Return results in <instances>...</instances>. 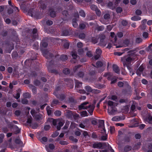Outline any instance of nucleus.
<instances>
[{
	"mask_svg": "<svg viewBox=\"0 0 152 152\" xmlns=\"http://www.w3.org/2000/svg\"><path fill=\"white\" fill-rule=\"evenodd\" d=\"M135 50H131L129 51L128 53L129 54L121 58V61L122 62L124 67H127V69L130 70L131 68L129 64H131L132 58L131 56H135L136 53L134 52Z\"/></svg>",
	"mask_w": 152,
	"mask_h": 152,
	"instance_id": "obj_1",
	"label": "nucleus"
},
{
	"mask_svg": "<svg viewBox=\"0 0 152 152\" xmlns=\"http://www.w3.org/2000/svg\"><path fill=\"white\" fill-rule=\"evenodd\" d=\"M95 102H94V104H89V102H85L81 104L79 106V108L80 110L88 109V112L90 113V115H92L93 114V112L95 107Z\"/></svg>",
	"mask_w": 152,
	"mask_h": 152,
	"instance_id": "obj_2",
	"label": "nucleus"
},
{
	"mask_svg": "<svg viewBox=\"0 0 152 152\" xmlns=\"http://www.w3.org/2000/svg\"><path fill=\"white\" fill-rule=\"evenodd\" d=\"M63 90L62 86H60L56 87L55 90L53 93L57 98L61 101H63L66 97V95L64 94H59V92Z\"/></svg>",
	"mask_w": 152,
	"mask_h": 152,
	"instance_id": "obj_3",
	"label": "nucleus"
},
{
	"mask_svg": "<svg viewBox=\"0 0 152 152\" xmlns=\"http://www.w3.org/2000/svg\"><path fill=\"white\" fill-rule=\"evenodd\" d=\"M54 61L52 60L49 62H47L46 64V65L49 72L57 75L58 73V71L56 69H52V68L54 66Z\"/></svg>",
	"mask_w": 152,
	"mask_h": 152,
	"instance_id": "obj_4",
	"label": "nucleus"
},
{
	"mask_svg": "<svg viewBox=\"0 0 152 152\" xmlns=\"http://www.w3.org/2000/svg\"><path fill=\"white\" fill-rule=\"evenodd\" d=\"M65 80L66 82V84L68 87L70 89L72 88H73L74 82L72 80L69 78H66Z\"/></svg>",
	"mask_w": 152,
	"mask_h": 152,
	"instance_id": "obj_5",
	"label": "nucleus"
},
{
	"mask_svg": "<svg viewBox=\"0 0 152 152\" xmlns=\"http://www.w3.org/2000/svg\"><path fill=\"white\" fill-rule=\"evenodd\" d=\"M84 88L88 92L99 93L100 92V91L98 90L93 89L92 88L89 86H85Z\"/></svg>",
	"mask_w": 152,
	"mask_h": 152,
	"instance_id": "obj_6",
	"label": "nucleus"
},
{
	"mask_svg": "<svg viewBox=\"0 0 152 152\" xmlns=\"http://www.w3.org/2000/svg\"><path fill=\"white\" fill-rule=\"evenodd\" d=\"M99 124L98 127L100 128L101 131H104L103 132H105L106 129L104 127V120L99 119L98 121Z\"/></svg>",
	"mask_w": 152,
	"mask_h": 152,
	"instance_id": "obj_7",
	"label": "nucleus"
},
{
	"mask_svg": "<svg viewBox=\"0 0 152 152\" xmlns=\"http://www.w3.org/2000/svg\"><path fill=\"white\" fill-rule=\"evenodd\" d=\"M58 125L56 126V128L57 130H60L61 127H62L65 123L64 121L62 119H58Z\"/></svg>",
	"mask_w": 152,
	"mask_h": 152,
	"instance_id": "obj_8",
	"label": "nucleus"
},
{
	"mask_svg": "<svg viewBox=\"0 0 152 152\" xmlns=\"http://www.w3.org/2000/svg\"><path fill=\"white\" fill-rule=\"evenodd\" d=\"M44 56L47 59H50L56 57V56H54L52 53H50L46 52V51L43 52Z\"/></svg>",
	"mask_w": 152,
	"mask_h": 152,
	"instance_id": "obj_9",
	"label": "nucleus"
},
{
	"mask_svg": "<svg viewBox=\"0 0 152 152\" xmlns=\"http://www.w3.org/2000/svg\"><path fill=\"white\" fill-rule=\"evenodd\" d=\"M103 146L102 143L101 142H96L93 144V147L95 148H100Z\"/></svg>",
	"mask_w": 152,
	"mask_h": 152,
	"instance_id": "obj_10",
	"label": "nucleus"
},
{
	"mask_svg": "<svg viewBox=\"0 0 152 152\" xmlns=\"http://www.w3.org/2000/svg\"><path fill=\"white\" fill-rule=\"evenodd\" d=\"M72 58L71 59V61L72 63H75L77 62V54L74 52L72 53Z\"/></svg>",
	"mask_w": 152,
	"mask_h": 152,
	"instance_id": "obj_11",
	"label": "nucleus"
},
{
	"mask_svg": "<svg viewBox=\"0 0 152 152\" xmlns=\"http://www.w3.org/2000/svg\"><path fill=\"white\" fill-rule=\"evenodd\" d=\"M46 151L48 152H52V150L54 149L55 146L53 144H50L48 147H45Z\"/></svg>",
	"mask_w": 152,
	"mask_h": 152,
	"instance_id": "obj_12",
	"label": "nucleus"
},
{
	"mask_svg": "<svg viewBox=\"0 0 152 152\" xmlns=\"http://www.w3.org/2000/svg\"><path fill=\"white\" fill-rule=\"evenodd\" d=\"M113 71L115 73L117 74H119L120 73V70L119 67L117 65L113 64Z\"/></svg>",
	"mask_w": 152,
	"mask_h": 152,
	"instance_id": "obj_13",
	"label": "nucleus"
},
{
	"mask_svg": "<svg viewBox=\"0 0 152 152\" xmlns=\"http://www.w3.org/2000/svg\"><path fill=\"white\" fill-rule=\"evenodd\" d=\"M115 107H108V112L110 115H113L115 111L114 109Z\"/></svg>",
	"mask_w": 152,
	"mask_h": 152,
	"instance_id": "obj_14",
	"label": "nucleus"
},
{
	"mask_svg": "<svg viewBox=\"0 0 152 152\" xmlns=\"http://www.w3.org/2000/svg\"><path fill=\"white\" fill-rule=\"evenodd\" d=\"M28 13L31 17H36L34 10L33 8L29 9L28 11Z\"/></svg>",
	"mask_w": 152,
	"mask_h": 152,
	"instance_id": "obj_15",
	"label": "nucleus"
},
{
	"mask_svg": "<svg viewBox=\"0 0 152 152\" xmlns=\"http://www.w3.org/2000/svg\"><path fill=\"white\" fill-rule=\"evenodd\" d=\"M50 12V16L52 18H55L56 16V13L53 9H50L49 11Z\"/></svg>",
	"mask_w": 152,
	"mask_h": 152,
	"instance_id": "obj_16",
	"label": "nucleus"
},
{
	"mask_svg": "<svg viewBox=\"0 0 152 152\" xmlns=\"http://www.w3.org/2000/svg\"><path fill=\"white\" fill-rule=\"evenodd\" d=\"M75 87L77 88H80L81 87L82 85V83L80 82L78 80H75Z\"/></svg>",
	"mask_w": 152,
	"mask_h": 152,
	"instance_id": "obj_17",
	"label": "nucleus"
},
{
	"mask_svg": "<svg viewBox=\"0 0 152 152\" xmlns=\"http://www.w3.org/2000/svg\"><path fill=\"white\" fill-rule=\"evenodd\" d=\"M37 29L36 28H33L32 30V33L33 34L32 36L34 39H35L37 37Z\"/></svg>",
	"mask_w": 152,
	"mask_h": 152,
	"instance_id": "obj_18",
	"label": "nucleus"
},
{
	"mask_svg": "<svg viewBox=\"0 0 152 152\" xmlns=\"http://www.w3.org/2000/svg\"><path fill=\"white\" fill-rule=\"evenodd\" d=\"M59 58L62 61H65L68 59V57L66 55L62 54L60 56Z\"/></svg>",
	"mask_w": 152,
	"mask_h": 152,
	"instance_id": "obj_19",
	"label": "nucleus"
},
{
	"mask_svg": "<svg viewBox=\"0 0 152 152\" xmlns=\"http://www.w3.org/2000/svg\"><path fill=\"white\" fill-rule=\"evenodd\" d=\"M46 77V75L45 73H43L42 76H41L40 80L43 82H46L47 81Z\"/></svg>",
	"mask_w": 152,
	"mask_h": 152,
	"instance_id": "obj_20",
	"label": "nucleus"
},
{
	"mask_svg": "<svg viewBox=\"0 0 152 152\" xmlns=\"http://www.w3.org/2000/svg\"><path fill=\"white\" fill-rule=\"evenodd\" d=\"M115 5L112 2H109L107 4L108 7L110 9L113 10L115 8Z\"/></svg>",
	"mask_w": 152,
	"mask_h": 152,
	"instance_id": "obj_21",
	"label": "nucleus"
},
{
	"mask_svg": "<svg viewBox=\"0 0 152 152\" xmlns=\"http://www.w3.org/2000/svg\"><path fill=\"white\" fill-rule=\"evenodd\" d=\"M115 105H117L116 103L114 102L111 101L109 100L108 102V105L109 106L108 107H115Z\"/></svg>",
	"mask_w": 152,
	"mask_h": 152,
	"instance_id": "obj_22",
	"label": "nucleus"
},
{
	"mask_svg": "<svg viewBox=\"0 0 152 152\" xmlns=\"http://www.w3.org/2000/svg\"><path fill=\"white\" fill-rule=\"evenodd\" d=\"M132 147L130 146L127 145L124 148V151H122V152H127L131 150Z\"/></svg>",
	"mask_w": 152,
	"mask_h": 152,
	"instance_id": "obj_23",
	"label": "nucleus"
},
{
	"mask_svg": "<svg viewBox=\"0 0 152 152\" xmlns=\"http://www.w3.org/2000/svg\"><path fill=\"white\" fill-rule=\"evenodd\" d=\"M21 92V90L20 88L18 89L17 91V94H15V96H14V98L16 99H18L20 97V93Z\"/></svg>",
	"mask_w": 152,
	"mask_h": 152,
	"instance_id": "obj_24",
	"label": "nucleus"
},
{
	"mask_svg": "<svg viewBox=\"0 0 152 152\" xmlns=\"http://www.w3.org/2000/svg\"><path fill=\"white\" fill-rule=\"evenodd\" d=\"M58 103L59 101L58 100L54 99L51 104V106L52 107H54L56 106V105Z\"/></svg>",
	"mask_w": 152,
	"mask_h": 152,
	"instance_id": "obj_25",
	"label": "nucleus"
},
{
	"mask_svg": "<svg viewBox=\"0 0 152 152\" xmlns=\"http://www.w3.org/2000/svg\"><path fill=\"white\" fill-rule=\"evenodd\" d=\"M77 20L76 18L73 19L72 20V24L73 26L75 28H76L78 26V24L77 23Z\"/></svg>",
	"mask_w": 152,
	"mask_h": 152,
	"instance_id": "obj_26",
	"label": "nucleus"
},
{
	"mask_svg": "<svg viewBox=\"0 0 152 152\" xmlns=\"http://www.w3.org/2000/svg\"><path fill=\"white\" fill-rule=\"evenodd\" d=\"M141 18L140 17L138 16H134L131 18V20L133 21H138L141 19Z\"/></svg>",
	"mask_w": 152,
	"mask_h": 152,
	"instance_id": "obj_27",
	"label": "nucleus"
},
{
	"mask_svg": "<svg viewBox=\"0 0 152 152\" xmlns=\"http://www.w3.org/2000/svg\"><path fill=\"white\" fill-rule=\"evenodd\" d=\"M29 87L30 88L32 87V91L34 94H36L37 92V89L36 87L31 84L29 85Z\"/></svg>",
	"mask_w": 152,
	"mask_h": 152,
	"instance_id": "obj_28",
	"label": "nucleus"
},
{
	"mask_svg": "<svg viewBox=\"0 0 152 152\" xmlns=\"http://www.w3.org/2000/svg\"><path fill=\"white\" fill-rule=\"evenodd\" d=\"M40 7L41 9L44 10L46 9V6L45 3L42 1H40L39 2Z\"/></svg>",
	"mask_w": 152,
	"mask_h": 152,
	"instance_id": "obj_29",
	"label": "nucleus"
},
{
	"mask_svg": "<svg viewBox=\"0 0 152 152\" xmlns=\"http://www.w3.org/2000/svg\"><path fill=\"white\" fill-rule=\"evenodd\" d=\"M23 96L24 98H30L31 96V95L29 94V93L28 92H26L24 93L23 94Z\"/></svg>",
	"mask_w": 152,
	"mask_h": 152,
	"instance_id": "obj_30",
	"label": "nucleus"
},
{
	"mask_svg": "<svg viewBox=\"0 0 152 152\" xmlns=\"http://www.w3.org/2000/svg\"><path fill=\"white\" fill-rule=\"evenodd\" d=\"M104 131H101V132L103 134H105V135L102 136L101 137V140H106L107 138V135L106 133V131H105V132H103Z\"/></svg>",
	"mask_w": 152,
	"mask_h": 152,
	"instance_id": "obj_31",
	"label": "nucleus"
},
{
	"mask_svg": "<svg viewBox=\"0 0 152 152\" xmlns=\"http://www.w3.org/2000/svg\"><path fill=\"white\" fill-rule=\"evenodd\" d=\"M37 75L36 71L31 72V73L29 74V76L32 77H36Z\"/></svg>",
	"mask_w": 152,
	"mask_h": 152,
	"instance_id": "obj_32",
	"label": "nucleus"
},
{
	"mask_svg": "<svg viewBox=\"0 0 152 152\" xmlns=\"http://www.w3.org/2000/svg\"><path fill=\"white\" fill-rule=\"evenodd\" d=\"M66 115L67 118H71L72 117L73 114L72 111H69L66 112Z\"/></svg>",
	"mask_w": 152,
	"mask_h": 152,
	"instance_id": "obj_33",
	"label": "nucleus"
},
{
	"mask_svg": "<svg viewBox=\"0 0 152 152\" xmlns=\"http://www.w3.org/2000/svg\"><path fill=\"white\" fill-rule=\"evenodd\" d=\"M77 75L79 77L83 78L84 75V73L82 71H80L77 73Z\"/></svg>",
	"mask_w": 152,
	"mask_h": 152,
	"instance_id": "obj_34",
	"label": "nucleus"
},
{
	"mask_svg": "<svg viewBox=\"0 0 152 152\" xmlns=\"http://www.w3.org/2000/svg\"><path fill=\"white\" fill-rule=\"evenodd\" d=\"M121 119L120 117L115 116L112 118L111 120L113 121H119Z\"/></svg>",
	"mask_w": 152,
	"mask_h": 152,
	"instance_id": "obj_35",
	"label": "nucleus"
},
{
	"mask_svg": "<svg viewBox=\"0 0 152 152\" xmlns=\"http://www.w3.org/2000/svg\"><path fill=\"white\" fill-rule=\"evenodd\" d=\"M96 73L95 69L93 68L90 69L89 72V75L91 76H94Z\"/></svg>",
	"mask_w": 152,
	"mask_h": 152,
	"instance_id": "obj_36",
	"label": "nucleus"
},
{
	"mask_svg": "<svg viewBox=\"0 0 152 152\" xmlns=\"http://www.w3.org/2000/svg\"><path fill=\"white\" fill-rule=\"evenodd\" d=\"M63 72V73L65 75H68L70 73V70L68 68H64V69Z\"/></svg>",
	"mask_w": 152,
	"mask_h": 152,
	"instance_id": "obj_37",
	"label": "nucleus"
},
{
	"mask_svg": "<svg viewBox=\"0 0 152 152\" xmlns=\"http://www.w3.org/2000/svg\"><path fill=\"white\" fill-rule=\"evenodd\" d=\"M62 34L63 36H67L69 35V31L67 30H63L62 32Z\"/></svg>",
	"mask_w": 152,
	"mask_h": 152,
	"instance_id": "obj_38",
	"label": "nucleus"
},
{
	"mask_svg": "<svg viewBox=\"0 0 152 152\" xmlns=\"http://www.w3.org/2000/svg\"><path fill=\"white\" fill-rule=\"evenodd\" d=\"M51 108L49 106H47L46 107L47 112L48 113V115H51L52 113V111L51 110Z\"/></svg>",
	"mask_w": 152,
	"mask_h": 152,
	"instance_id": "obj_39",
	"label": "nucleus"
},
{
	"mask_svg": "<svg viewBox=\"0 0 152 152\" xmlns=\"http://www.w3.org/2000/svg\"><path fill=\"white\" fill-rule=\"evenodd\" d=\"M96 87L98 89H101L104 88V85L100 83H97L95 84Z\"/></svg>",
	"mask_w": 152,
	"mask_h": 152,
	"instance_id": "obj_40",
	"label": "nucleus"
},
{
	"mask_svg": "<svg viewBox=\"0 0 152 152\" xmlns=\"http://www.w3.org/2000/svg\"><path fill=\"white\" fill-rule=\"evenodd\" d=\"M34 84L36 86H39L41 82L38 80H36L34 81Z\"/></svg>",
	"mask_w": 152,
	"mask_h": 152,
	"instance_id": "obj_41",
	"label": "nucleus"
},
{
	"mask_svg": "<svg viewBox=\"0 0 152 152\" xmlns=\"http://www.w3.org/2000/svg\"><path fill=\"white\" fill-rule=\"evenodd\" d=\"M96 65L98 67H100L103 65V63L100 61H98L96 62Z\"/></svg>",
	"mask_w": 152,
	"mask_h": 152,
	"instance_id": "obj_42",
	"label": "nucleus"
},
{
	"mask_svg": "<svg viewBox=\"0 0 152 152\" xmlns=\"http://www.w3.org/2000/svg\"><path fill=\"white\" fill-rule=\"evenodd\" d=\"M69 139L75 142H78V140L77 139L75 138L73 136H70Z\"/></svg>",
	"mask_w": 152,
	"mask_h": 152,
	"instance_id": "obj_43",
	"label": "nucleus"
},
{
	"mask_svg": "<svg viewBox=\"0 0 152 152\" xmlns=\"http://www.w3.org/2000/svg\"><path fill=\"white\" fill-rule=\"evenodd\" d=\"M90 40L93 43L95 44L97 42V40L96 38L95 37H92L90 39Z\"/></svg>",
	"mask_w": 152,
	"mask_h": 152,
	"instance_id": "obj_44",
	"label": "nucleus"
},
{
	"mask_svg": "<svg viewBox=\"0 0 152 152\" xmlns=\"http://www.w3.org/2000/svg\"><path fill=\"white\" fill-rule=\"evenodd\" d=\"M86 35L84 33H80L79 35V37L80 39H84Z\"/></svg>",
	"mask_w": 152,
	"mask_h": 152,
	"instance_id": "obj_45",
	"label": "nucleus"
},
{
	"mask_svg": "<svg viewBox=\"0 0 152 152\" xmlns=\"http://www.w3.org/2000/svg\"><path fill=\"white\" fill-rule=\"evenodd\" d=\"M81 115L82 117H86L88 116L86 110L82 111L81 113Z\"/></svg>",
	"mask_w": 152,
	"mask_h": 152,
	"instance_id": "obj_46",
	"label": "nucleus"
},
{
	"mask_svg": "<svg viewBox=\"0 0 152 152\" xmlns=\"http://www.w3.org/2000/svg\"><path fill=\"white\" fill-rule=\"evenodd\" d=\"M61 114V112L60 110H56L54 112V114L56 116H60Z\"/></svg>",
	"mask_w": 152,
	"mask_h": 152,
	"instance_id": "obj_47",
	"label": "nucleus"
},
{
	"mask_svg": "<svg viewBox=\"0 0 152 152\" xmlns=\"http://www.w3.org/2000/svg\"><path fill=\"white\" fill-rule=\"evenodd\" d=\"M79 15L80 16L84 18L86 16V14L83 10H81L79 12Z\"/></svg>",
	"mask_w": 152,
	"mask_h": 152,
	"instance_id": "obj_48",
	"label": "nucleus"
},
{
	"mask_svg": "<svg viewBox=\"0 0 152 152\" xmlns=\"http://www.w3.org/2000/svg\"><path fill=\"white\" fill-rule=\"evenodd\" d=\"M79 27L80 29L83 30L85 28L86 26L85 24L81 23L79 24Z\"/></svg>",
	"mask_w": 152,
	"mask_h": 152,
	"instance_id": "obj_49",
	"label": "nucleus"
},
{
	"mask_svg": "<svg viewBox=\"0 0 152 152\" xmlns=\"http://www.w3.org/2000/svg\"><path fill=\"white\" fill-rule=\"evenodd\" d=\"M75 101V99L73 97H70L69 98L68 101L69 103H74Z\"/></svg>",
	"mask_w": 152,
	"mask_h": 152,
	"instance_id": "obj_50",
	"label": "nucleus"
},
{
	"mask_svg": "<svg viewBox=\"0 0 152 152\" xmlns=\"http://www.w3.org/2000/svg\"><path fill=\"white\" fill-rule=\"evenodd\" d=\"M142 39L140 37H137L136 38L135 42L136 43L139 44L142 42Z\"/></svg>",
	"mask_w": 152,
	"mask_h": 152,
	"instance_id": "obj_51",
	"label": "nucleus"
},
{
	"mask_svg": "<svg viewBox=\"0 0 152 152\" xmlns=\"http://www.w3.org/2000/svg\"><path fill=\"white\" fill-rule=\"evenodd\" d=\"M32 118L31 116H30V118H28L26 123L30 124V125H31V124L32 123Z\"/></svg>",
	"mask_w": 152,
	"mask_h": 152,
	"instance_id": "obj_52",
	"label": "nucleus"
},
{
	"mask_svg": "<svg viewBox=\"0 0 152 152\" xmlns=\"http://www.w3.org/2000/svg\"><path fill=\"white\" fill-rule=\"evenodd\" d=\"M90 8L92 10L95 11L98 9L97 7L94 4L91 5Z\"/></svg>",
	"mask_w": 152,
	"mask_h": 152,
	"instance_id": "obj_53",
	"label": "nucleus"
},
{
	"mask_svg": "<svg viewBox=\"0 0 152 152\" xmlns=\"http://www.w3.org/2000/svg\"><path fill=\"white\" fill-rule=\"evenodd\" d=\"M122 11V8L120 7H118L116 8V12L117 13H121Z\"/></svg>",
	"mask_w": 152,
	"mask_h": 152,
	"instance_id": "obj_54",
	"label": "nucleus"
},
{
	"mask_svg": "<svg viewBox=\"0 0 152 152\" xmlns=\"http://www.w3.org/2000/svg\"><path fill=\"white\" fill-rule=\"evenodd\" d=\"M130 137L129 136H126L124 138V140L126 142H129L130 141Z\"/></svg>",
	"mask_w": 152,
	"mask_h": 152,
	"instance_id": "obj_55",
	"label": "nucleus"
},
{
	"mask_svg": "<svg viewBox=\"0 0 152 152\" xmlns=\"http://www.w3.org/2000/svg\"><path fill=\"white\" fill-rule=\"evenodd\" d=\"M81 66L80 65H78L77 66H75L73 69V70L74 72H75L77 70V69L81 67Z\"/></svg>",
	"mask_w": 152,
	"mask_h": 152,
	"instance_id": "obj_56",
	"label": "nucleus"
},
{
	"mask_svg": "<svg viewBox=\"0 0 152 152\" xmlns=\"http://www.w3.org/2000/svg\"><path fill=\"white\" fill-rule=\"evenodd\" d=\"M21 102L23 104H26L28 103V100L26 98L22 99L21 100Z\"/></svg>",
	"mask_w": 152,
	"mask_h": 152,
	"instance_id": "obj_57",
	"label": "nucleus"
},
{
	"mask_svg": "<svg viewBox=\"0 0 152 152\" xmlns=\"http://www.w3.org/2000/svg\"><path fill=\"white\" fill-rule=\"evenodd\" d=\"M85 80L89 82H93L94 80V79L91 77H86L85 78Z\"/></svg>",
	"mask_w": 152,
	"mask_h": 152,
	"instance_id": "obj_58",
	"label": "nucleus"
},
{
	"mask_svg": "<svg viewBox=\"0 0 152 152\" xmlns=\"http://www.w3.org/2000/svg\"><path fill=\"white\" fill-rule=\"evenodd\" d=\"M103 17L104 19L107 20L110 18V15L109 14L106 13L104 15Z\"/></svg>",
	"mask_w": 152,
	"mask_h": 152,
	"instance_id": "obj_59",
	"label": "nucleus"
},
{
	"mask_svg": "<svg viewBox=\"0 0 152 152\" xmlns=\"http://www.w3.org/2000/svg\"><path fill=\"white\" fill-rule=\"evenodd\" d=\"M53 21L50 20H48L46 21V24L48 26H51L53 24Z\"/></svg>",
	"mask_w": 152,
	"mask_h": 152,
	"instance_id": "obj_60",
	"label": "nucleus"
},
{
	"mask_svg": "<svg viewBox=\"0 0 152 152\" xmlns=\"http://www.w3.org/2000/svg\"><path fill=\"white\" fill-rule=\"evenodd\" d=\"M96 53L97 54L101 55L102 53V50L99 48H97L96 50Z\"/></svg>",
	"mask_w": 152,
	"mask_h": 152,
	"instance_id": "obj_61",
	"label": "nucleus"
},
{
	"mask_svg": "<svg viewBox=\"0 0 152 152\" xmlns=\"http://www.w3.org/2000/svg\"><path fill=\"white\" fill-rule=\"evenodd\" d=\"M127 21L125 20H123L121 21V24L124 26H126L128 24Z\"/></svg>",
	"mask_w": 152,
	"mask_h": 152,
	"instance_id": "obj_62",
	"label": "nucleus"
},
{
	"mask_svg": "<svg viewBox=\"0 0 152 152\" xmlns=\"http://www.w3.org/2000/svg\"><path fill=\"white\" fill-rule=\"evenodd\" d=\"M110 131L111 134H113L115 131V127L113 126H110Z\"/></svg>",
	"mask_w": 152,
	"mask_h": 152,
	"instance_id": "obj_63",
	"label": "nucleus"
},
{
	"mask_svg": "<svg viewBox=\"0 0 152 152\" xmlns=\"http://www.w3.org/2000/svg\"><path fill=\"white\" fill-rule=\"evenodd\" d=\"M59 143L62 145H66L68 144V142L66 141H61L59 142Z\"/></svg>",
	"mask_w": 152,
	"mask_h": 152,
	"instance_id": "obj_64",
	"label": "nucleus"
}]
</instances>
